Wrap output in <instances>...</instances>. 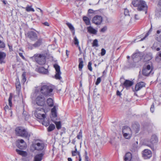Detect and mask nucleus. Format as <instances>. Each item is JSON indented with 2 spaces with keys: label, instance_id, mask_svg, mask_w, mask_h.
<instances>
[{
  "label": "nucleus",
  "instance_id": "f257e3e1",
  "mask_svg": "<svg viewBox=\"0 0 161 161\" xmlns=\"http://www.w3.org/2000/svg\"><path fill=\"white\" fill-rule=\"evenodd\" d=\"M41 92L36 91V92L37 95L36 98V104L39 106L44 105L45 102V98L43 95L46 97L51 96L53 95V91H42Z\"/></svg>",
  "mask_w": 161,
  "mask_h": 161
},
{
  "label": "nucleus",
  "instance_id": "f03ea898",
  "mask_svg": "<svg viewBox=\"0 0 161 161\" xmlns=\"http://www.w3.org/2000/svg\"><path fill=\"white\" fill-rule=\"evenodd\" d=\"M132 4L135 7H137L138 11H144L145 14L147 12L148 6L146 2L142 0H134L132 2Z\"/></svg>",
  "mask_w": 161,
  "mask_h": 161
},
{
  "label": "nucleus",
  "instance_id": "7ed1b4c3",
  "mask_svg": "<svg viewBox=\"0 0 161 161\" xmlns=\"http://www.w3.org/2000/svg\"><path fill=\"white\" fill-rule=\"evenodd\" d=\"M15 131L17 135L27 138L28 140H29V137L33 135L31 132H28L26 129L21 127H17Z\"/></svg>",
  "mask_w": 161,
  "mask_h": 161
},
{
  "label": "nucleus",
  "instance_id": "20e7f679",
  "mask_svg": "<svg viewBox=\"0 0 161 161\" xmlns=\"http://www.w3.org/2000/svg\"><path fill=\"white\" fill-rule=\"evenodd\" d=\"M44 143L41 141H36L33 143L31 147V150L33 151L34 150L41 151L44 148Z\"/></svg>",
  "mask_w": 161,
  "mask_h": 161
},
{
  "label": "nucleus",
  "instance_id": "39448f33",
  "mask_svg": "<svg viewBox=\"0 0 161 161\" xmlns=\"http://www.w3.org/2000/svg\"><path fill=\"white\" fill-rule=\"evenodd\" d=\"M122 132L123 136L126 139H129L132 136V131L130 128L127 126H123Z\"/></svg>",
  "mask_w": 161,
  "mask_h": 161
},
{
  "label": "nucleus",
  "instance_id": "423d86ee",
  "mask_svg": "<svg viewBox=\"0 0 161 161\" xmlns=\"http://www.w3.org/2000/svg\"><path fill=\"white\" fill-rule=\"evenodd\" d=\"M44 110L41 108H36L35 112V115L36 117L39 119H43L45 117V115L44 114Z\"/></svg>",
  "mask_w": 161,
  "mask_h": 161
},
{
  "label": "nucleus",
  "instance_id": "0eeeda50",
  "mask_svg": "<svg viewBox=\"0 0 161 161\" xmlns=\"http://www.w3.org/2000/svg\"><path fill=\"white\" fill-rule=\"evenodd\" d=\"M33 57L39 64L43 65L46 62L45 57L43 54H37L35 55Z\"/></svg>",
  "mask_w": 161,
  "mask_h": 161
},
{
  "label": "nucleus",
  "instance_id": "6e6552de",
  "mask_svg": "<svg viewBox=\"0 0 161 161\" xmlns=\"http://www.w3.org/2000/svg\"><path fill=\"white\" fill-rule=\"evenodd\" d=\"M153 70L152 64H148L144 67L142 70V74L145 76H147L149 74L152 75L153 73Z\"/></svg>",
  "mask_w": 161,
  "mask_h": 161
},
{
  "label": "nucleus",
  "instance_id": "1a4fd4ad",
  "mask_svg": "<svg viewBox=\"0 0 161 161\" xmlns=\"http://www.w3.org/2000/svg\"><path fill=\"white\" fill-rule=\"evenodd\" d=\"M26 37L32 41H35L37 39V34L34 32L30 31L25 34Z\"/></svg>",
  "mask_w": 161,
  "mask_h": 161
},
{
  "label": "nucleus",
  "instance_id": "9d476101",
  "mask_svg": "<svg viewBox=\"0 0 161 161\" xmlns=\"http://www.w3.org/2000/svg\"><path fill=\"white\" fill-rule=\"evenodd\" d=\"M54 67L56 70V74L55 75V77L56 79L60 80L61 78L60 75L61 73L60 70V66L57 64L54 65Z\"/></svg>",
  "mask_w": 161,
  "mask_h": 161
},
{
  "label": "nucleus",
  "instance_id": "9b49d317",
  "mask_svg": "<svg viewBox=\"0 0 161 161\" xmlns=\"http://www.w3.org/2000/svg\"><path fill=\"white\" fill-rule=\"evenodd\" d=\"M55 89V87L50 84H47L42 86L40 91H53Z\"/></svg>",
  "mask_w": 161,
  "mask_h": 161
},
{
  "label": "nucleus",
  "instance_id": "f8f14e48",
  "mask_svg": "<svg viewBox=\"0 0 161 161\" xmlns=\"http://www.w3.org/2000/svg\"><path fill=\"white\" fill-rule=\"evenodd\" d=\"M157 140V137L155 135H153L150 139V142L148 143H145V145L150 148L153 147V144L155 143Z\"/></svg>",
  "mask_w": 161,
  "mask_h": 161
},
{
  "label": "nucleus",
  "instance_id": "ddd939ff",
  "mask_svg": "<svg viewBox=\"0 0 161 161\" xmlns=\"http://www.w3.org/2000/svg\"><path fill=\"white\" fill-rule=\"evenodd\" d=\"M103 21V18L100 16L96 15L92 19V22L96 25H100Z\"/></svg>",
  "mask_w": 161,
  "mask_h": 161
},
{
  "label": "nucleus",
  "instance_id": "4468645a",
  "mask_svg": "<svg viewBox=\"0 0 161 161\" xmlns=\"http://www.w3.org/2000/svg\"><path fill=\"white\" fill-rule=\"evenodd\" d=\"M151 48L154 51H158L160 50L161 49V42H154Z\"/></svg>",
  "mask_w": 161,
  "mask_h": 161
},
{
  "label": "nucleus",
  "instance_id": "2eb2a0df",
  "mask_svg": "<svg viewBox=\"0 0 161 161\" xmlns=\"http://www.w3.org/2000/svg\"><path fill=\"white\" fill-rule=\"evenodd\" d=\"M143 157L145 159L150 158L152 157L151 151L148 149H145L143 152Z\"/></svg>",
  "mask_w": 161,
  "mask_h": 161
},
{
  "label": "nucleus",
  "instance_id": "dca6fc26",
  "mask_svg": "<svg viewBox=\"0 0 161 161\" xmlns=\"http://www.w3.org/2000/svg\"><path fill=\"white\" fill-rule=\"evenodd\" d=\"M133 84V82L129 80H125L123 83V87L126 88V90L131 86Z\"/></svg>",
  "mask_w": 161,
  "mask_h": 161
},
{
  "label": "nucleus",
  "instance_id": "f3484780",
  "mask_svg": "<svg viewBox=\"0 0 161 161\" xmlns=\"http://www.w3.org/2000/svg\"><path fill=\"white\" fill-rule=\"evenodd\" d=\"M44 154L40 153L35 155L33 158V161H41L42 159Z\"/></svg>",
  "mask_w": 161,
  "mask_h": 161
},
{
  "label": "nucleus",
  "instance_id": "a211bd4d",
  "mask_svg": "<svg viewBox=\"0 0 161 161\" xmlns=\"http://www.w3.org/2000/svg\"><path fill=\"white\" fill-rule=\"evenodd\" d=\"M145 86V83L143 82H140L137 83L135 86V91H138Z\"/></svg>",
  "mask_w": 161,
  "mask_h": 161
},
{
  "label": "nucleus",
  "instance_id": "6ab92c4d",
  "mask_svg": "<svg viewBox=\"0 0 161 161\" xmlns=\"http://www.w3.org/2000/svg\"><path fill=\"white\" fill-rule=\"evenodd\" d=\"M155 39L158 42H161V30L157 31Z\"/></svg>",
  "mask_w": 161,
  "mask_h": 161
},
{
  "label": "nucleus",
  "instance_id": "aec40b11",
  "mask_svg": "<svg viewBox=\"0 0 161 161\" xmlns=\"http://www.w3.org/2000/svg\"><path fill=\"white\" fill-rule=\"evenodd\" d=\"M6 56V54L3 52H0V64L4 63V59Z\"/></svg>",
  "mask_w": 161,
  "mask_h": 161
},
{
  "label": "nucleus",
  "instance_id": "412c9836",
  "mask_svg": "<svg viewBox=\"0 0 161 161\" xmlns=\"http://www.w3.org/2000/svg\"><path fill=\"white\" fill-rule=\"evenodd\" d=\"M75 151H72V153L73 156H76L77 154H78L79 157V161H81V158L80 156V153L79 151H77L76 146L75 147Z\"/></svg>",
  "mask_w": 161,
  "mask_h": 161
},
{
  "label": "nucleus",
  "instance_id": "4be33fe9",
  "mask_svg": "<svg viewBox=\"0 0 161 161\" xmlns=\"http://www.w3.org/2000/svg\"><path fill=\"white\" fill-rule=\"evenodd\" d=\"M42 43V38H39L37 41L34 44V48L39 47Z\"/></svg>",
  "mask_w": 161,
  "mask_h": 161
},
{
  "label": "nucleus",
  "instance_id": "5701e85b",
  "mask_svg": "<svg viewBox=\"0 0 161 161\" xmlns=\"http://www.w3.org/2000/svg\"><path fill=\"white\" fill-rule=\"evenodd\" d=\"M131 18L130 16H124L122 20L125 23H130Z\"/></svg>",
  "mask_w": 161,
  "mask_h": 161
},
{
  "label": "nucleus",
  "instance_id": "b1692460",
  "mask_svg": "<svg viewBox=\"0 0 161 161\" xmlns=\"http://www.w3.org/2000/svg\"><path fill=\"white\" fill-rule=\"evenodd\" d=\"M92 121V126H97L98 125V118L97 117H95L94 118V117L91 118Z\"/></svg>",
  "mask_w": 161,
  "mask_h": 161
},
{
  "label": "nucleus",
  "instance_id": "393cba45",
  "mask_svg": "<svg viewBox=\"0 0 161 161\" xmlns=\"http://www.w3.org/2000/svg\"><path fill=\"white\" fill-rule=\"evenodd\" d=\"M132 157L131 153L128 152L127 153L125 156V161H130Z\"/></svg>",
  "mask_w": 161,
  "mask_h": 161
},
{
  "label": "nucleus",
  "instance_id": "a878e982",
  "mask_svg": "<svg viewBox=\"0 0 161 161\" xmlns=\"http://www.w3.org/2000/svg\"><path fill=\"white\" fill-rule=\"evenodd\" d=\"M141 55L142 54L140 53H137L134 54L132 56L133 60H135V59L136 58H137L138 60L140 59H141V58H140V55Z\"/></svg>",
  "mask_w": 161,
  "mask_h": 161
},
{
  "label": "nucleus",
  "instance_id": "bb28decb",
  "mask_svg": "<svg viewBox=\"0 0 161 161\" xmlns=\"http://www.w3.org/2000/svg\"><path fill=\"white\" fill-rule=\"evenodd\" d=\"M38 71L41 73L43 74H47L48 71L47 69H45L43 67H40L38 68Z\"/></svg>",
  "mask_w": 161,
  "mask_h": 161
},
{
  "label": "nucleus",
  "instance_id": "cd10ccee",
  "mask_svg": "<svg viewBox=\"0 0 161 161\" xmlns=\"http://www.w3.org/2000/svg\"><path fill=\"white\" fill-rule=\"evenodd\" d=\"M16 151L18 154L23 156H25L27 155V153L25 151H21L18 149H16Z\"/></svg>",
  "mask_w": 161,
  "mask_h": 161
},
{
  "label": "nucleus",
  "instance_id": "c85d7f7f",
  "mask_svg": "<svg viewBox=\"0 0 161 161\" xmlns=\"http://www.w3.org/2000/svg\"><path fill=\"white\" fill-rule=\"evenodd\" d=\"M155 60L158 62H159L161 61V51L157 54Z\"/></svg>",
  "mask_w": 161,
  "mask_h": 161
},
{
  "label": "nucleus",
  "instance_id": "c756f323",
  "mask_svg": "<svg viewBox=\"0 0 161 161\" xmlns=\"http://www.w3.org/2000/svg\"><path fill=\"white\" fill-rule=\"evenodd\" d=\"M152 58V54L151 53L147 54L144 57L145 61H147L151 59Z\"/></svg>",
  "mask_w": 161,
  "mask_h": 161
},
{
  "label": "nucleus",
  "instance_id": "7c9ffc66",
  "mask_svg": "<svg viewBox=\"0 0 161 161\" xmlns=\"http://www.w3.org/2000/svg\"><path fill=\"white\" fill-rule=\"evenodd\" d=\"M47 102L48 105L50 107H52L53 105V102L52 99L48 98L47 100Z\"/></svg>",
  "mask_w": 161,
  "mask_h": 161
},
{
  "label": "nucleus",
  "instance_id": "2f4dec72",
  "mask_svg": "<svg viewBox=\"0 0 161 161\" xmlns=\"http://www.w3.org/2000/svg\"><path fill=\"white\" fill-rule=\"evenodd\" d=\"M25 9V10L27 12H30V11H32V12H34L35 10L34 9L32 8V6H29V5H27L26 8H24Z\"/></svg>",
  "mask_w": 161,
  "mask_h": 161
},
{
  "label": "nucleus",
  "instance_id": "473e14b6",
  "mask_svg": "<svg viewBox=\"0 0 161 161\" xmlns=\"http://www.w3.org/2000/svg\"><path fill=\"white\" fill-rule=\"evenodd\" d=\"M13 97V94H12V93H10V94L9 97L8 99V103L10 107H12L13 105L12 102Z\"/></svg>",
  "mask_w": 161,
  "mask_h": 161
},
{
  "label": "nucleus",
  "instance_id": "72a5a7b5",
  "mask_svg": "<svg viewBox=\"0 0 161 161\" xmlns=\"http://www.w3.org/2000/svg\"><path fill=\"white\" fill-rule=\"evenodd\" d=\"M18 147L20 149H25L26 147V143H24V144H20V143L17 144Z\"/></svg>",
  "mask_w": 161,
  "mask_h": 161
},
{
  "label": "nucleus",
  "instance_id": "f704fd0d",
  "mask_svg": "<svg viewBox=\"0 0 161 161\" xmlns=\"http://www.w3.org/2000/svg\"><path fill=\"white\" fill-rule=\"evenodd\" d=\"M79 68L80 70L83 68V61L82 58H79Z\"/></svg>",
  "mask_w": 161,
  "mask_h": 161
},
{
  "label": "nucleus",
  "instance_id": "c9c22d12",
  "mask_svg": "<svg viewBox=\"0 0 161 161\" xmlns=\"http://www.w3.org/2000/svg\"><path fill=\"white\" fill-rule=\"evenodd\" d=\"M55 128V126L53 124H51L47 128V131L50 132L53 130Z\"/></svg>",
  "mask_w": 161,
  "mask_h": 161
},
{
  "label": "nucleus",
  "instance_id": "e433bc0d",
  "mask_svg": "<svg viewBox=\"0 0 161 161\" xmlns=\"http://www.w3.org/2000/svg\"><path fill=\"white\" fill-rule=\"evenodd\" d=\"M83 19L86 25H89L90 23L89 19L86 16H84Z\"/></svg>",
  "mask_w": 161,
  "mask_h": 161
},
{
  "label": "nucleus",
  "instance_id": "4c0bfd02",
  "mask_svg": "<svg viewBox=\"0 0 161 161\" xmlns=\"http://www.w3.org/2000/svg\"><path fill=\"white\" fill-rule=\"evenodd\" d=\"M66 24L69 28L70 30L74 33L75 28L72 25L69 23H67Z\"/></svg>",
  "mask_w": 161,
  "mask_h": 161
},
{
  "label": "nucleus",
  "instance_id": "58836bf2",
  "mask_svg": "<svg viewBox=\"0 0 161 161\" xmlns=\"http://www.w3.org/2000/svg\"><path fill=\"white\" fill-rule=\"evenodd\" d=\"M92 46L94 47H98V41L97 39H95L93 41Z\"/></svg>",
  "mask_w": 161,
  "mask_h": 161
},
{
  "label": "nucleus",
  "instance_id": "ea45409f",
  "mask_svg": "<svg viewBox=\"0 0 161 161\" xmlns=\"http://www.w3.org/2000/svg\"><path fill=\"white\" fill-rule=\"evenodd\" d=\"M53 122L55 123L56 125V127L58 129H59L61 128V122L60 121L56 122L53 121Z\"/></svg>",
  "mask_w": 161,
  "mask_h": 161
},
{
  "label": "nucleus",
  "instance_id": "a19ab883",
  "mask_svg": "<svg viewBox=\"0 0 161 161\" xmlns=\"http://www.w3.org/2000/svg\"><path fill=\"white\" fill-rule=\"evenodd\" d=\"M18 81V80H16L17 82L16 84V88L17 91H19L21 88L20 83Z\"/></svg>",
  "mask_w": 161,
  "mask_h": 161
},
{
  "label": "nucleus",
  "instance_id": "79ce46f5",
  "mask_svg": "<svg viewBox=\"0 0 161 161\" xmlns=\"http://www.w3.org/2000/svg\"><path fill=\"white\" fill-rule=\"evenodd\" d=\"M27 47L30 50H32L34 48V44H31L29 42L27 43Z\"/></svg>",
  "mask_w": 161,
  "mask_h": 161
},
{
  "label": "nucleus",
  "instance_id": "37998d69",
  "mask_svg": "<svg viewBox=\"0 0 161 161\" xmlns=\"http://www.w3.org/2000/svg\"><path fill=\"white\" fill-rule=\"evenodd\" d=\"M151 29H152V27H151V28L149 30V31L147 33L145 36L142 38L140 40H139V41H141L143 40H144L149 35V33L151 31Z\"/></svg>",
  "mask_w": 161,
  "mask_h": 161
},
{
  "label": "nucleus",
  "instance_id": "c03bdc74",
  "mask_svg": "<svg viewBox=\"0 0 161 161\" xmlns=\"http://www.w3.org/2000/svg\"><path fill=\"white\" fill-rule=\"evenodd\" d=\"M22 82L24 83L26 81L25 78V72H23L22 75Z\"/></svg>",
  "mask_w": 161,
  "mask_h": 161
},
{
  "label": "nucleus",
  "instance_id": "a18cd8bd",
  "mask_svg": "<svg viewBox=\"0 0 161 161\" xmlns=\"http://www.w3.org/2000/svg\"><path fill=\"white\" fill-rule=\"evenodd\" d=\"M74 42L75 44L77 45V46H79V41L76 36H75L74 38Z\"/></svg>",
  "mask_w": 161,
  "mask_h": 161
},
{
  "label": "nucleus",
  "instance_id": "49530a36",
  "mask_svg": "<svg viewBox=\"0 0 161 161\" xmlns=\"http://www.w3.org/2000/svg\"><path fill=\"white\" fill-rule=\"evenodd\" d=\"M97 31V30L94 29L93 27H91V33L96 34Z\"/></svg>",
  "mask_w": 161,
  "mask_h": 161
},
{
  "label": "nucleus",
  "instance_id": "de8ad7c7",
  "mask_svg": "<svg viewBox=\"0 0 161 161\" xmlns=\"http://www.w3.org/2000/svg\"><path fill=\"white\" fill-rule=\"evenodd\" d=\"M42 124L43 125H44L46 126H47L49 125V123L48 121L46 122L45 121L43 120L42 122Z\"/></svg>",
  "mask_w": 161,
  "mask_h": 161
},
{
  "label": "nucleus",
  "instance_id": "09e8293b",
  "mask_svg": "<svg viewBox=\"0 0 161 161\" xmlns=\"http://www.w3.org/2000/svg\"><path fill=\"white\" fill-rule=\"evenodd\" d=\"M129 11L127 9L125 8L124 10L125 16H130L129 15Z\"/></svg>",
  "mask_w": 161,
  "mask_h": 161
},
{
  "label": "nucleus",
  "instance_id": "8fccbe9b",
  "mask_svg": "<svg viewBox=\"0 0 161 161\" xmlns=\"http://www.w3.org/2000/svg\"><path fill=\"white\" fill-rule=\"evenodd\" d=\"M18 143H20V144H24V143H26L24 142V140L23 139H18L17 141Z\"/></svg>",
  "mask_w": 161,
  "mask_h": 161
},
{
  "label": "nucleus",
  "instance_id": "3c124183",
  "mask_svg": "<svg viewBox=\"0 0 161 161\" xmlns=\"http://www.w3.org/2000/svg\"><path fill=\"white\" fill-rule=\"evenodd\" d=\"M82 132L81 130H80V131L79 132L78 135L77 136V137L78 139H80L82 138Z\"/></svg>",
  "mask_w": 161,
  "mask_h": 161
},
{
  "label": "nucleus",
  "instance_id": "603ef678",
  "mask_svg": "<svg viewBox=\"0 0 161 161\" xmlns=\"http://www.w3.org/2000/svg\"><path fill=\"white\" fill-rule=\"evenodd\" d=\"M107 30V27L106 26H105L102 28L100 30V31L102 32H104Z\"/></svg>",
  "mask_w": 161,
  "mask_h": 161
},
{
  "label": "nucleus",
  "instance_id": "864d4df0",
  "mask_svg": "<svg viewBox=\"0 0 161 161\" xmlns=\"http://www.w3.org/2000/svg\"><path fill=\"white\" fill-rule=\"evenodd\" d=\"M5 47L4 43L0 40V48H4Z\"/></svg>",
  "mask_w": 161,
  "mask_h": 161
},
{
  "label": "nucleus",
  "instance_id": "5fc2aeb1",
  "mask_svg": "<svg viewBox=\"0 0 161 161\" xmlns=\"http://www.w3.org/2000/svg\"><path fill=\"white\" fill-rule=\"evenodd\" d=\"M150 111L151 112L153 113L154 111V105L153 104L151 107Z\"/></svg>",
  "mask_w": 161,
  "mask_h": 161
},
{
  "label": "nucleus",
  "instance_id": "6e6d98bb",
  "mask_svg": "<svg viewBox=\"0 0 161 161\" xmlns=\"http://www.w3.org/2000/svg\"><path fill=\"white\" fill-rule=\"evenodd\" d=\"M106 53V51L105 50L103 49L102 48L101 50V54L102 56H103Z\"/></svg>",
  "mask_w": 161,
  "mask_h": 161
},
{
  "label": "nucleus",
  "instance_id": "4d7b16f0",
  "mask_svg": "<svg viewBox=\"0 0 161 161\" xmlns=\"http://www.w3.org/2000/svg\"><path fill=\"white\" fill-rule=\"evenodd\" d=\"M101 79L100 77L98 78L97 80V81L96 82V85H98L101 82Z\"/></svg>",
  "mask_w": 161,
  "mask_h": 161
},
{
  "label": "nucleus",
  "instance_id": "13d9d810",
  "mask_svg": "<svg viewBox=\"0 0 161 161\" xmlns=\"http://www.w3.org/2000/svg\"><path fill=\"white\" fill-rule=\"evenodd\" d=\"M52 115L53 117L55 118L57 117V114L56 112H52Z\"/></svg>",
  "mask_w": 161,
  "mask_h": 161
},
{
  "label": "nucleus",
  "instance_id": "bf43d9fd",
  "mask_svg": "<svg viewBox=\"0 0 161 161\" xmlns=\"http://www.w3.org/2000/svg\"><path fill=\"white\" fill-rule=\"evenodd\" d=\"M97 96H99V94L97 92V91H94L93 96L94 97H96Z\"/></svg>",
  "mask_w": 161,
  "mask_h": 161
},
{
  "label": "nucleus",
  "instance_id": "052dcab7",
  "mask_svg": "<svg viewBox=\"0 0 161 161\" xmlns=\"http://www.w3.org/2000/svg\"><path fill=\"white\" fill-rule=\"evenodd\" d=\"M85 161H88L89 158H88V156H87V153L86 152H85Z\"/></svg>",
  "mask_w": 161,
  "mask_h": 161
},
{
  "label": "nucleus",
  "instance_id": "680f3d73",
  "mask_svg": "<svg viewBox=\"0 0 161 161\" xmlns=\"http://www.w3.org/2000/svg\"><path fill=\"white\" fill-rule=\"evenodd\" d=\"M19 55L23 59H25L24 56L23 55V53H19Z\"/></svg>",
  "mask_w": 161,
  "mask_h": 161
},
{
  "label": "nucleus",
  "instance_id": "e2e57ef3",
  "mask_svg": "<svg viewBox=\"0 0 161 161\" xmlns=\"http://www.w3.org/2000/svg\"><path fill=\"white\" fill-rule=\"evenodd\" d=\"M116 94L117 96H119L120 97L121 95V92L120 91H117Z\"/></svg>",
  "mask_w": 161,
  "mask_h": 161
},
{
  "label": "nucleus",
  "instance_id": "0e129e2a",
  "mask_svg": "<svg viewBox=\"0 0 161 161\" xmlns=\"http://www.w3.org/2000/svg\"><path fill=\"white\" fill-rule=\"evenodd\" d=\"M56 107L55 106H54V107H53V108L52 109L51 112H56Z\"/></svg>",
  "mask_w": 161,
  "mask_h": 161
},
{
  "label": "nucleus",
  "instance_id": "69168bd1",
  "mask_svg": "<svg viewBox=\"0 0 161 161\" xmlns=\"http://www.w3.org/2000/svg\"><path fill=\"white\" fill-rule=\"evenodd\" d=\"M106 73H107V71H106V70H104L103 72V75L102 76V77H104V76H105L106 75Z\"/></svg>",
  "mask_w": 161,
  "mask_h": 161
},
{
  "label": "nucleus",
  "instance_id": "338daca9",
  "mask_svg": "<svg viewBox=\"0 0 161 161\" xmlns=\"http://www.w3.org/2000/svg\"><path fill=\"white\" fill-rule=\"evenodd\" d=\"M88 69L91 71V62H89L88 63Z\"/></svg>",
  "mask_w": 161,
  "mask_h": 161
},
{
  "label": "nucleus",
  "instance_id": "774afa93",
  "mask_svg": "<svg viewBox=\"0 0 161 161\" xmlns=\"http://www.w3.org/2000/svg\"><path fill=\"white\" fill-rule=\"evenodd\" d=\"M135 18L136 19H138L139 18L137 14H136L135 15Z\"/></svg>",
  "mask_w": 161,
  "mask_h": 161
}]
</instances>
